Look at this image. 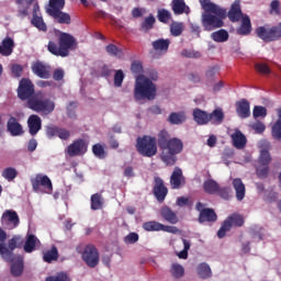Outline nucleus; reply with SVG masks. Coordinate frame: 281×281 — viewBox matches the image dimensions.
<instances>
[{
    "label": "nucleus",
    "instance_id": "obj_13",
    "mask_svg": "<svg viewBox=\"0 0 281 281\" xmlns=\"http://www.w3.org/2000/svg\"><path fill=\"white\" fill-rule=\"evenodd\" d=\"M195 210L200 212L199 223H216L218 221V215L214 209H205V204L202 202L195 204Z\"/></svg>",
    "mask_w": 281,
    "mask_h": 281
},
{
    "label": "nucleus",
    "instance_id": "obj_24",
    "mask_svg": "<svg viewBox=\"0 0 281 281\" xmlns=\"http://www.w3.org/2000/svg\"><path fill=\"white\" fill-rule=\"evenodd\" d=\"M170 5L176 16H181V14H190V7L186 4V0H172Z\"/></svg>",
    "mask_w": 281,
    "mask_h": 281
},
{
    "label": "nucleus",
    "instance_id": "obj_41",
    "mask_svg": "<svg viewBox=\"0 0 281 281\" xmlns=\"http://www.w3.org/2000/svg\"><path fill=\"white\" fill-rule=\"evenodd\" d=\"M154 49L156 52H168V48L170 47V40L159 38L151 43Z\"/></svg>",
    "mask_w": 281,
    "mask_h": 281
},
{
    "label": "nucleus",
    "instance_id": "obj_23",
    "mask_svg": "<svg viewBox=\"0 0 281 281\" xmlns=\"http://www.w3.org/2000/svg\"><path fill=\"white\" fill-rule=\"evenodd\" d=\"M7 130L12 135V137H19L20 135H23V125L19 123L16 117L10 116L7 123Z\"/></svg>",
    "mask_w": 281,
    "mask_h": 281
},
{
    "label": "nucleus",
    "instance_id": "obj_59",
    "mask_svg": "<svg viewBox=\"0 0 281 281\" xmlns=\"http://www.w3.org/2000/svg\"><path fill=\"white\" fill-rule=\"evenodd\" d=\"M139 240V235L137 233H130L127 236L124 237V243L126 245H135Z\"/></svg>",
    "mask_w": 281,
    "mask_h": 281
},
{
    "label": "nucleus",
    "instance_id": "obj_20",
    "mask_svg": "<svg viewBox=\"0 0 281 281\" xmlns=\"http://www.w3.org/2000/svg\"><path fill=\"white\" fill-rule=\"evenodd\" d=\"M29 133L34 137L43 128V120L37 114H31L27 119Z\"/></svg>",
    "mask_w": 281,
    "mask_h": 281
},
{
    "label": "nucleus",
    "instance_id": "obj_48",
    "mask_svg": "<svg viewBox=\"0 0 281 281\" xmlns=\"http://www.w3.org/2000/svg\"><path fill=\"white\" fill-rule=\"evenodd\" d=\"M215 194H217V196L224 201H229V199H232V189L229 187H218Z\"/></svg>",
    "mask_w": 281,
    "mask_h": 281
},
{
    "label": "nucleus",
    "instance_id": "obj_64",
    "mask_svg": "<svg viewBox=\"0 0 281 281\" xmlns=\"http://www.w3.org/2000/svg\"><path fill=\"white\" fill-rule=\"evenodd\" d=\"M132 74H142L144 71V66H142V61H133L131 65Z\"/></svg>",
    "mask_w": 281,
    "mask_h": 281
},
{
    "label": "nucleus",
    "instance_id": "obj_33",
    "mask_svg": "<svg viewBox=\"0 0 281 281\" xmlns=\"http://www.w3.org/2000/svg\"><path fill=\"white\" fill-rule=\"evenodd\" d=\"M225 120V112H223V109L217 108L212 113L209 114V122L211 124L218 126L222 122Z\"/></svg>",
    "mask_w": 281,
    "mask_h": 281
},
{
    "label": "nucleus",
    "instance_id": "obj_44",
    "mask_svg": "<svg viewBox=\"0 0 281 281\" xmlns=\"http://www.w3.org/2000/svg\"><path fill=\"white\" fill-rule=\"evenodd\" d=\"M105 52L109 54V56H114L115 58H124V50L114 44H109L105 46Z\"/></svg>",
    "mask_w": 281,
    "mask_h": 281
},
{
    "label": "nucleus",
    "instance_id": "obj_4",
    "mask_svg": "<svg viewBox=\"0 0 281 281\" xmlns=\"http://www.w3.org/2000/svg\"><path fill=\"white\" fill-rule=\"evenodd\" d=\"M78 47V42L76 37L69 33H60L58 43L49 41L47 45V50L53 56H60V58H67L69 56V49H76Z\"/></svg>",
    "mask_w": 281,
    "mask_h": 281
},
{
    "label": "nucleus",
    "instance_id": "obj_39",
    "mask_svg": "<svg viewBox=\"0 0 281 281\" xmlns=\"http://www.w3.org/2000/svg\"><path fill=\"white\" fill-rule=\"evenodd\" d=\"M157 20L159 21V23H164L165 25H168L170 21H173L172 13L168 9H158Z\"/></svg>",
    "mask_w": 281,
    "mask_h": 281
},
{
    "label": "nucleus",
    "instance_id": "obj_12",
    "mask_svg": "<svg viewBox=\"0 0 281 281\" xmlns=\"http://www.w3.org/2000/svg\"><path fill=\"white\" fill-rule=\"evenodd\" d=\"M32 188L34 192H38L41 188L45 190L46 194H52L54 192V186L52 184V179L47 176L36 175L34 178L31 179Z\"/></svg>",
    "mask_w": 281,
    "mask_h": 281
},
{
    "label": "nucleus",
    "instance_id": "obj_47",
    "mask_svg": "<svg viewBox=\"0 0 281 281\" xmlns=\"http://www.w3.org/2000/svg\"><path fill=\"white\" fill-rule=\"evenodd\" d=\"M18 176H19V171H16L14 167L5 168L2 171V177L7 179V181H14V179H16Z\"/></svg>",
    "mask_w": 281,
    "mask_h": 281
},
{
    "label": "nucleus",
    "instance_id": "obj_2",
    "mask_svg": "<svg viewBox=\"0 0 281 281\" xmlns=\"http://www.w3.org/2000/svg\"><path fill=\"white\" fill-rule=\"evenodd\" d=\"M158 148L161 150L160 159L166 166H175L177 164V155L183 153V140L170 137V133L161 130L158 133Z\"/></svg>",
    "mask_w": 281,
    "mask_h": 281
},
{
    "label": "nucleus",
    "instance_id": "obj_3",
    "mask_svg": "<svg viewBox=\"0 0 281 281\" xmlns=\"http://www.w3.org/2000/svg\"><path fill=\"white\" fill-rule=\"evenodd\" d=\"M200 4L205 13L202 14L201 23L205 32H212L223 27L225 22L223 19L227 16V10L213 3L211 0H200Z\"/></svg>",
    "mask_w": 281,
    "mask_h": 281
},
{
    "label": "nucleus",
    "instance_id": "obj_1",
    "mask_svg": "<svg viewBox=\"0 0 281 281\" xmlns=\"http://www.w3.org/2000/svg\"><path fill=\"white\" fill-rule=\"evenodd\" d=\"M18 98L22 102L26 101V109L43 115H50L56 109V103L52 99H41V92H36L34 83L29 78H22L18 87Z\"/></svg>",
    "mask_w": 281,
    "mask_h": 281
},
{
    "label": "nucleus",
    "instance_id": "obj_17",
    "mask_svg": "<svg viewBox=\"0 0 281 281\" xmlns=\"http://www.w3.org/2000/svg\"><path fill=\"white\" fill-rule=\"evenodd\" d=\"M31 69L37 78H42L43 80H49V78H52V66L43 61L33 63Z\"/></svg>",
    "mask_w": 281,
    "mask_h": 281
},
{
    "label": "nucleus",
    "instance_id": "obj_11",
    "mask_svg": "<svg viewBox=\"0 0 281 281\" xmlns=\"http://www.w3.org/2000/svg\"><path fill=\"white\" fill-rule=\"evenodd\" d=\"M81 258L90 269H95V267L100 265V252L92 244L85 247Z\"/></svg>",
    "mask_w": 281,
    "mask_h": 281
},
{
    "label": "nucleus",
    "instance_id": "obj_45",
    "mask_svg": "<svg viewBox=\"0 0 281 281\" xmlns=\"http://www.w3.org/2000/svg\"><path fill=\"white\" fill-rule=\"evenodd\" d=\"M183 30H184L183 22H177L172 20L170 24L171 36H181V34H183Z\"/></svg>",
    "mask_w": 281,
    "mask_h": 281
},
{
    "label": "nucleus",
    "instance_id": "obj_38",
    "mask_svg": "<svg viewBox=\"0 0 281 281\" xmlns=\"http://www.w3.org/2000/svg\"><path fill=\"white\" fill-rule=\"evenodd\" d=\"M43 260L48 265H52V262L58 260V248H56V246H53L49 250L44 251Z\"/></svg>",
    "mask_w": 281,
    "mask_h": 281
},
{
    "label": "nucleus",
    "instance_id": "obj_30",
    "mask_svg": "<svg viewBox=\"0 0 281 281\" xmlns=\"http://www.w3.org/2000/svg\"><path fill=\"white\" fill-rule=\"evenodd\" d=\"M34 0H15L18 5V16L20 19H25L27 16L30 7L32 5Z\"/></svg>",
    "mask_w": 281,
    "mask_h": 281
},
{
    "label": "nucleus",
    "instance_id": "obj_25",
    "mask_svg": "<svg viewBox=\"0 0 281 281\" xmlns=\"http://www.w3.org/2000/svg\"><path fill=\"white\" fill-rule=\"evenodd\" d=\"M227 16L232 23H238V21H240V19H243V9H240V1L236 0L232 4V7L227 13Z\"/></svg>",
    "mask_w": 281,
    "mask_h": 281
},
{
    "label": "nucleus",
    "instance_id": "obj_50",
    "mask_svg": "<svg viewBox=\"0 0 281 281\" xmlns=\"http://www.w3.org/2000/svg\"><path fill=\"white\" fill-rule=\"evenodd\" d=\"M269 165H261L256 167V175L258 179H267V177H269Z\"/></svg>",
    "mask_w": 281,
    "mask_h": 281
},
{
    "label": "nucleus",
    "instance_id": "obj_57",
    "mask_svg": "<svg viewBox=\"0 0 281 281\" xmlns=\"http://www.w3.org/2000/svg\"><path fill=\"white\" fill-rule=\"evenodd\" d=\"M59 127L56 125H47L46 126V136L48 139H53V137H58Z\"/></svg>",
    "mask_w": 281,
    "mask_h": 281
},
{
    "label": "nucleus",
    "instance_id": "obj_22",
    "mask_svg": "<svg viewBox=\"0 0 281 281\" xmlns=\"http://www.w3.org/2000/svg\"><path fill=\"white\" fill-rule=\"evenodd\" d=\"M7 262H12L11 274L14 278H21V276H23V269H24L23 257L14 256L13 260H7Z\"/></svg>",
    "mask_w": 281,
    "mask_h": 281
},
{
    "label": "nucleus",
    "instance_id": "obj_6",
    "mask_svg": "<svg viewBox=\"0 0 281 281\" xmlns=\"http://www.w3.org/2000/svg\"><path fill=\"white\" fill-rule=\"evenodd\" d=\"M5 240H8V233L0 227V255L3 260H14L15 255L13 251L15 249H21L25 241L23 240V237L15 235L8 241L7 247L5 244H3Z\"/></svg>",
    "mask_w": 281,
    "mask_h": 281
},
{
    "label": "nucleus",
    "instance_id": "obj_63",
    "mask_svg": "<svg viewBox=\"0 0 281 281\" xmlns=\"http://www.w3.org/2000/svg\"><path fill=\"white\" fill-rule=\"evenodd\" d=\"M218 74V66L210 67L205 72L206 80H212Z\"/></svg>",
    "mask_w": 281,
    "mask_h": 281
},
{
    "label": "nucleus",
    "instance_id": "obj_62",
    "mask_svg": "<svg viewBox=\"0 0 281 281\" xmlns=\"http://www.w3.org/2000/svg\"><path fill=\"white\" fill-rule=\"evenodd\" d=\"M65 78V70L63 68H57L53 72V80L60 82Z\"/></svg>",
    "mask_w": 281,
    "mask_h": 281
},
{
    "label": "nucleus",
    "instance_id": "obj_43",
    "mask_svg": "<svg viewBox=\"0 0 281 281\" xmlns=\"http://www.w3.org/2000/svg\"><path fill=\"white\" fill-rule=\"evenodd\" d=\"M155 23H157V20L155 19V15L149 14L140 24V29L143 32H150L153 27H155Z\"/></svg>",
    "mask_w": 281,
    "mask_h": 281
},
{
    "label": "nucleus",
    "instance_id": "obj_18",
    "mask_svg": "<svg viewBox=\"0 0 281 281\" xmlns=\"http://www.w3.org/2000/svg\"><path fill=\"white\" fill-rule=\"evenodd\" d=\"M153 192L158 203H164V201H166V196H168V187L164 183V179L160 177L155 178Z\"/></svg>",
    "mask_w": 281,
    "mask_h": 281
},
{
    "label": "nucleus",
    "instance_id": "obj_35",
    "mask_svg": "<svg viewBox=\"0 0 281 281\" xmlns=\"http://www.w3.org/2000/svg\"><path fill=\"white\" fill-rule=\"evenodd\" d=\"M186 120V112H172L169 114L167 122H169V124L179 126V124H183Z\"/></svg>",
    "mask_w": 281,
    "mask_h": 281
},
{
    "label": "nucleus",
    "instance_id": "obj_61",
    "mask_svg": "<svg viewBox=\"0 0 281 281\" xmlns=\"http://www.w3.org/2000/svg\"><path fill=\"white\" fill-rule=\"evenodd\" d=\"M181 56H183L184 58H201V53L200 52H194V50L183 49L181 52Z\"/></svg>",
    "mask_w": 281,
    "mask_h": 281
},
{
    "label": "nucleus",
    "instance_id": "obj_9",
    "mask_svg": "<svg viewBox=\"0 0 281 281\" xmlns=\"http://www.w3.org/2000/svg\"><path fill=\"white\" fill-rule=\"evenodd\" d=\"M258 38H261L265 43H273L281 38V22L274 26H259L256 29Z\"/></svg>",
    "mask_w": 281,
    "mask_h": 281
},
{
    "label": "nucleus",
    "instance_id": "obj_52",
    "mask_svg": "<svg viewBox=\"0 0 281 281\" xmlns=\"http://www.w3.org/2000/svg\"><path fill=\"white\" fill-rule=\"evenodd\" d=\"M259 164L260 166H269L271 164V154L269 150L263 149L260 151Z\"/></svg>",
    "mask_w": 281,
    "mask_h": 281
},
{
    "label": "nucleus",
    "instance_id": "obj_55",
    "mask_svg": "<svg viewBox=\"0 0 281 281\" xmlns=\"http://www.w3.org/2000/svg\"><path fill=\"white\" fill-rule=\"evenodd\" d=\"M272 137L274 139H281V120L278 119L276 123L272 125Z\"/></svg>",
    "mask_w": 281,
    "mask_h": 281
},
{
    "label": "nucleus",
    "instance_id": "obj_32",
    "mask_svg": "<svg viewBox=\"0 0 281 281\" xmlns=\"http://www.w3.org/2000/svg\"><path fill=\"white\" fill-rule=\"evenodd\" d=\"M12 52H14V40L7 37L0 45V54L1 56H12Z\"/></svg>",
    "mask_w": 281,
    "mask_h": 281
},
{
    "label": "nucleus",
    "instance_id": "obj_31",
    "mask_svg": "<svg viewBox=\"0 0 281 281\" xmlns=\"http://www.w3.org/2000/svg\"><path fill=\"white\" fill-rule=\"evenodd\" d=\"M237 34L239 36H249L251 34V19H249V15L243 16L241 24L237 29Z\"/></svg>",
    "mask_w": 281,
    "mask_h": 281
},
{
    "label": "nucleus",
    "instance_id": "obj_28",
    "mask_svg": "<svg viewBox=\"0 0 281 281\" xmlns=\"http://www.w3.org/2000/svg\"><path fill=\"white\" fill-rule=\"evenodd\" d=\"M231 137L233 140V146L237 148V150H243V148L247 146V137L239 130H236Z\"/></svg>",
    "mask_w": 281,
    "mask_h": 281
},
{
    "label": "nucleus",
    "instance_id": "obj_8",
    "mask_svg": "<svg viewBox=\"0 0 281 281\" xmlns=\"http://www.w3.org/2000/svg\"><path fill=\"white\" fill-rule=\"evenodd\" d=\"M157 138L145 135L136 139V150L142 157H155L157 155Z\"/></svg>",
    "mask_w": 281,
    "mask_h": 281
},
{
    "label": "nucleus",
    "instance_id": "obj_37",
    "mask_svg": "<svg viewBox=\"0 0 281 281\" xmlns=\"http://www.w3.org/2000/svg\"><path fill=\"white\" fill-rule=\"evenodd\" d=\"M220 187L221 184L213 179L205 180L203 183V190L206 194H216Z\"/></svg>",
    "mask_w": 281,
    "mask_h": 281
},
{
    "label": "nucleus",
    "instance_id": "obj_29",
    "mask_svg": "<svg viewBox=\"0 0 281 281\" xmlns=\"http://www.w3.org/2000/svg\"><path fill=\"white\" fill-rule=\"evenodd\" d=\"M193 120L199 126H205V124H210V113L196 108L193 110Z\"/></svg>",
    "mask_w": 281,
    "mask_h": 281
},
{
    "label": "nucleus",
    "instance_id": "obj_46",
    "mask_svg": "<svg viewBox=\"0 0 281 281\" xmlns=\"http://www.w3.org/2000/svg\"><path fill=\"white\" fill-rule=\"evenodd\" d=\"M32 25L40 30V32H46L47 31V24H45V21L43 20V16L33 15L31 20Z\"/></svg>",
    "mask_w": 281,
    "mask_h": 281
},
{
    "label": "nucleus",
    "instance_id": "obj_42",
    "mask_svg": "<svg viewBox=\"0 0 281 281\" xmlns=\"http://www.w3.org/2000/svg\"><path fill=\"white\" fill-rule=\"evenodd\" d=\"M198 276L202 280H207V278H212V269L207 263H200L198 266Z\"/></svg>",
    "mask_w": 281,
    "mask_h": 281
},
{
    "label": "nucleus",
    "instance_id": "obj_34",
    "mask_svg": "<svg viewBox=\"0 0 281 281\" xmlns=\"http://www.w3.org/2000/svg\"><path fill=\"white\" fill-rule=\"evenodd\" d=\"M233 188L236 192V199L237 201H243L245 199V183H243V180L240 178H235L233 180Z\"/></svg>",
    "mask_w": 281,
    "mask_h": 281
},
{
    "label": "nucleus",
    "instance_id": "obj_19",
    "mask_svg": "<svg viewBox=\"0 0 281 281\" xmlns=\"http://www.w3.org/2000/svg\"><path fill=\"white\" fill-rule=\"evenodd\" d=\"M170 186L172 190H180L182 186H186V177H183V170L176 167L170 177Z\"/></svg>",
    "mask_w": 281,
    "mask_h": 281
},
{
    "label": "nucleus",
    "instance_id": "obj_14",
    "mask_svg": "<svg viewBox=\"0 0 281 281\" xmlns=\"http://www.w3.org/2000/svg\"><path fill=\"white\" fill-rule=\"evenodd\" d=\"M20 224L21 220L19 218L16 211L7 210L3 212L1 216V225L4 229H16Z\"/></svg>",
    "mask_w": 281,
    "mask_h": 281
},
{
    "label": "nucleus",
    "instance_id": "obj_58",
    "mask_svg": "<svg viewBox=\"0 0 281 281\" xmlns=\"http://www.w3.org/2000/svg\"><path fill=\"white\" fill-rule=\"evenodd\" d=\"M270 14H276L277 16H280L281 11H280V0H272L270 3Z\"/></svg>",
    "mask_w": 281,
    "mask_h": 281
},
{
    "label": "nucleus",
    "instance_id": "obj_56",
    "mask_svg": "<svg viewBox=\"0 0 281 281\" xmlns=\"http://www.w3.org/2000/svg\"><path fill=\"white\" fill-rule=\"evenodd\" d=\"M252 115L255 119L267 117V108H265L262 105H256L254 108Z\"/></svg>",
    "mask_w": 281,
    "mask_h": 281
},
{
    "label": "nucleus",
    "instance_id": "obj_51",
    "mask_svg": "<svg viewBox=\"0 0 281 281\" xmlns=\"http://www.w3.org/2000/svg\"><path fill=\"white\" fill-rule=\"evenodd\" d=\"M182 243H183V250H181L180 252L177 254L178 258H180L181 260H188V251H190V240L182 238Z\"/></svg>",
    "mask_w": 281,
    "mask_h": 281
},
{
    "label": "nucleus",
    "instance_id": "obj_49",
    "mask_svg": "<svg viewBox=\"0 0 281 281\" xmlns=\"http://www.w3.org/2000/svg\"><path fill=\"white\" fill-rule=\"evenodd\" d=\"M92 153L98 159H106V151L104 150V146L101 144H94L92 146Z\"/></svg>",
    "mask_w": 281,
    "mask_h": 281
},
{
    "label": "nucleus",
    "instance_id": "obj_10",
    "mask_svg": "<svg viewBox=\"0 0 281 281\" xmlns=\"http://www.w3.org/2000/svg\"><path fill=\"white\" fill-rule=\"evenodd\" d=\"M243 225H245V216L240 213H233L223 222L217 231V237L225 238L227 232L232 231V227H243Z\"/></svg>",
    "mask_w": 281,
    "mask_h": 281
},
{
    "label": "nucleus",
    "instance_id": "obj_54",
    "mask_svg": "<svg viewBox=\"0 0 281 281\" xmlns=\"http://www.w3.org/2000/svg\"><path fill=\"white\" fill-rule=\"evenodd\" d=\"M45 281H71L67 272H59L56 276H50L45 279Z\"/></svg>",
    "mask_w": 281,
    "mask_h": 281
},
{
    "label": "nucleus",
    "instance_id": "obj_15",
    "mask_svg": "<svg viewBox=\"0 0 281 281\" xmlns=\"http://www.w3.org/2000/svg\"><path fill=\"white\" fill-rule=\"evenodd\" d=\"M145 232H167L168 234H179L177 226L164 225L159 222L150 221L143 224Z\"/></svg>",
    "mask_w": 281,
    "mask_h": 281
},
{
    "label": "nucleus",
    "instance_id": "obj_7",
    "mask_svg": "<svg viewBox=\"0 0 281 281\" xmlns=\"http://www.w3.org/2000/svg\"><path fill=\"white\" fill-rule=\"evenodd\" d=\"M64 8L65 0H49L46 12L56 21V23H59L60 25H70L71 15H69V13L63 12Z\"/></svg>",
    "mask_w": 281,
    "mask_h": 281
},
{
    "label": "nucleus",
    "instance_id": "obj_40",
    "mask_svg": "<svg viewBox=\"0 0 281 281\" xmlns=\"http://www.w3.org/2000/svg\"><path fill=\"white\" fill-rule=\"evenodd\" d=\"M91 210L98 211L104 207V198L100 193H94L90 198Z\"/></svg>",
    "mask_w": 281,
    "mask_h": 281
},
{
    "label": "nucleus",
    "instance_id": "obj_53",
    "mask_svg": "<svg viewBox=\"0 0 281 281\" xmlns=\"http://www.w3.org/2000/svg\"><path fill=\"white\" fill-rule=\"evenodd\" d=\"M186 273V270L183 269V266L179 263H173L171 266V274L173 278H183V274Z\"/></svg>",
    "mask_w": 281,
    "mask_h": 281
},
{
    "label": "nucleus",
    "instance_id": "obj_26",
    "mask_svg": "<svg viewBox=\"0 0 281 281\" xmlns=\"http://www.w3.org/2000/svg\"><path fill=\"white\" fill-rule=\"evenodd\" d=\"M160 216L164 218V221H167V223H170V225H177L179 223V217L177 216V213L172 211L169 206H162L160 209Z\"/></svg>",
    "mask_w": 281,
    "mask_h": 281
},
{
    "label": "nucleus",
    "instance_id": "obj_60",
    "mask_svg": "<svg viewBox=\"0 0 281 281\" xmlns=\"http://www.w3.org/2000/svg\"><path fill=\"white\" fill-rule=\"evenodd\" d=\"M122 82H124V71L116 70L114 75V86L122 87Z\"/></svg>",
    "mask_w": 281,
    "mask_h": 281
},
{
    "label": "nucleus",
    "instance_id": "obj_16",
    "mask_svg": "<svg viewBox=\"0 0 281 281\" xmlns=\"http://www.w3.org/2000/svg\"><path fill=\"white\" fill-rule=\"evenodd\" d=\"M87 150H88L87 142H85V139L82 138H78L68 146L66 151H67V155H69V157H80L81 155H85Z\"/></svg>",
    "mask_w": 281,
    "mask_h": 281
},
{
    "label": "nucleus",
    "instance_id": "obj_36",
    "mask_svg": "<svg viewBox=\"0 0 281 281\" xmlns=\"http://www.w3.org/2000/svg\"><path fill=\"white\" fill-rule=\"evenodd\" d=\"M211 38L215 43H227V41H229V33L226 30L221 29L218 31L213 32L211 34Z\"/></svg>",
    "mask_w": 281,
    "mask_h": 281
},
{
    "label": "nucleus",
    "instance_id": "obj_27",
    "mask_svg": "<svg viewBox=\"0 0 281 281\" xmlns=\"http://www.w3.org/2000/svg\"><path fill=\"white\" fill-rule=\"evenodd\" d=\"M37 245H41V240L38 239V237H36V235L34 234H27L23 249L25 254H32L33 251H36Z\"/></svg>",
    "mask_w": 281,
    "mask_h": 281
},
{
    "label": "nucleus",
    "instance_id": "obj_21",
    "mask_svg": "<svg viewBox=\"0 0 281 281\" xmlns=\"http://www.w3.org/2000/svg\"><path fill=\"white\" fill-rule=\"evenodd\" d=\"M236 113L241 120H247L251 115V109L247 99H241L236 102Z\"/></svg>",
    "mask_w": 281,
    "mask_h": 281
},
{
    "label": "nucleus",
    "instance_id": "obj_5",
    "mask_svg": "<svg viewBox=\"0 0 281 281\" xmlns=\"http://www.w3.org/2000/svg\"><path fill=\"white\" fill-rule=\"evenodd\" d=\"M157 98V86L147 77L140 76L136 79L134 87V100H148L149 102Z\"/></svg>",
    "mask_w": 281,
    "mask_h": 281
}]
</instances>
